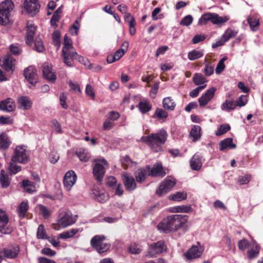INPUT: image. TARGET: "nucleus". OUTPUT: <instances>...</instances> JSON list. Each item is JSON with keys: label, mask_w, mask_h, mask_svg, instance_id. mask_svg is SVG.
<instances>
[{"label": "nucleus", "mask_w": 263, "mask_h": 263, "mask_svg": "<svg viewBox=\"0 0 263 263\" xmlns=\"http://www.w3.org/2000/svg\"><path fill=\"white\" fill-rule=\"evenodd\" d=\"M0 183L3 188L8 187L10 184L9 176L7 174H5L4 170H1V172Z\"/></svg>", "instance_id": "obj_37"}, {"label": "nucleus", "mask_w": 263, "mask_h": 263, "mask_svg": "<svg viewBox=\"0 0 263 263\" xmlns=\"http://www.w3.org/2000/svg\"><path fill=\"white\" fill-rule=\"evenodd\" d=\"M11 161L22 164H25L29 162V157L26 154V149L24 146H17L16 147Z\"/></svg>", "instance_id": "obj_8"}, {"label": "nucleus", "mask_w": 263, "mask_h": 263, "mask_svg": "<svg viewBox=\"0 0 263 263\" xmlns=\"http://www.w3.org/2000/svg\"><path fill=\"white\" fill-rule=\"evenodd\" d=\"M135 177L138 183H142L146 178V171L143 168H140L135 172Z\"/></svg>", "instance_id": "obj_34"}, {"label": "nucleus", "mask_w": 263, "mask_h": 263, "mask_svg": "<svg viewBox=\"0 0 263 263\" xmlns=\"http://www.w3.org/2000/svg\"><path fill=\"white\" fill-rule=\"evenodd\" d=\"M167 137L166 132L162 129L156 133L142 137L141 140L148 145L154 152H159L162 150L161 146L165 143Z\"/></svg>", "instance_id": "obj_2"}, {"label": "nucleus", "mask_w": 263, "mask_h": 263, "mask_svg": "<svg viewBox=\"0 0 263 263\" xmlns=\"http://www.w3.org/2000/svg\"><path fill=\"white\" fill-rule=\"evenodd\" d=\"M77 54L73 47L70 38L65 34L64 39V46L62 50V56L64 63L68 67H72L74 64V58Z\"/></svg>", "instance_id": "obj_3"}, {"label": "nucleus", "mask_w": 263, "mask_h": 263, "mask_svg": "<svg viewBox=\"0 0 263 263\" xmlns=\"http://www.w3.org/2000/svg\"><path fill=\"white\" fill-rule=\"evenodd\" d=\"M237 33V32L232 30L231 28L227 29L222 35V39H224L227 42L230 39L234 37Z\"/></svg>", "instance_id": "obj_45"}, {"label": "nucleus", "mask_w": 263, "mask_h": 263, "mask_svg": "<svg viewBox=\"0 0 263 263\" xmlns=\"http://www.w3.org/2000/svg\"><path fill=\"white\" fill-rule=\"evenodd\" d=\"M40 211L41 214L43 216L44 218L47 219L50 216V211L45 206L40 205Z\"/></svg>", "instance_id": "obj_59"}, {"label": "nucleus", "mask_w": 263, "mask_h": 263, "mask_svg": "<svg viewBox=\"0 0 263 263\" xmlns=\"http://www.w3.org/2000/svg\"><path fill=\"white\" fill-rule=\"evenodd\" d=\"M193 81L196 85H200L206 82V78L200 73H196L193 78Z\"/></svg>", "instance_id": "obj_41"}, {"label": "nucleus", "mask_w": 263, "mask_h": 263, "mask_svg": "<svg viewBox=\"0 0 263 263\" xmlns=\"http://www.w3.org/2000/svg\"><path fill=\"white\" fill-rule=\"evenodd\" d=\"M108 163L104 159L98 160L93 167V175L97 182H101L104 177Z\"/></svg>", "instance_id": "obj_7"}, {"label": "nucleus", "mask_w": 263, "mask_h": 263, "mask_svg": "<svg viewBox=\"0 0 263 263\" xmlns=\"http://www.w3.org/2000/svg\"><path fill=\"white\" fill-rule=\"evenodd\" d=\"M12 161L10 162L9 165V171L10 174H16L21 170V166L14 163Z\"/></svg>", "instance_id": "obj_52"}, {"label": "nucleus", "mask_w": 263, "mask_h": 263, "mask_svg": "<svg viewBox=\"0 0 263 263\" xmlns=\"http://www.w3.org/2000/svg\"><path fill=\"white\" fill-rule=\"evenodd\" d=\"M9 50L13 55H19L22 52V49L17 44H13L10 45Z\"/></svg>", "instance_id": "obj_51"}, {"label": "nucleus", "mask_w": 263, "mask_h": 263, "mask_svg": "<svg viewBox=\"0 0 263 263\" xmlns=\"http://www.w3.org/2000/svg\"><path fill=\"white\" fill-rule=\"evenodd\" d=\"M187 216L180 214L172 215L164 218L157 226L158 230L165 233L176 231L187 221Z\"/></svg>", "instance_id": "obj_1"}, {"label": "nucleus", "mask_w": 263, "mask_h": 263, "mask_svg": "<svg viewBox=\"0 0 263 263\" xmlns=\"http://www.w3.org/2000/svg\"><path fill=\"white\" fill-rule=\"evenodd\" d=\"M63 6L59 7L53 13V14L50 20L51 26L56 28L58 26L57 22H58L61 18V14L62 13Z\"/></svg>", "instance_id": "obj_29"}, {"label": "nucleus", "mask_w": 263, "mask_h": 263, "mask_svg": "<svg viewBox=\"0 0 263 263\" xmlns=\"http://www.w3.org/2000/svg\"><path fill=\"white\" fill-rule=\"evenodd\" d=\"M105 239L103 235H96L91 239V246L99 254L107 252L110 247L109 243H103Z\"/></svg>", "instance_id": "obj_6"}, {"label": "nucleus", "mask_w": 263, "mask_h": 263, "mask_svg": "<svg viewBox=\"0 0 263 263\" xmlns=\"http://www.w3.org/2000/svg\"><path fill=\"white\" fill-rule=\"evenodd\" d=\"M192 210V208L189 205H179V206H175L174 207H172L171 208V211L172 212H182V213H188L190 212H191Z\"/></svg>", "instance_id": "obj_38"}, {"label": "nucleus", "mask_w": 263, "mask_h": 263, "mask_svg": "<svg viewBox=\"0 0 263 263\" xmlns=\"http://www.w3.org/2000/svg\"><path fill=\"white\" fill-rule=\"evenodd\" d=\"M11 144L8 135L5 132L0 133V149H7Z\"/></svg>", "instance_id": "obj_25"}, {"label": "nucleus", "mask_w": 263, "mask_h": 263, "mask_svg": "<svg viewBox=\"0 0 263 263\" xmlns=\"http://www.w3.org/2000/svg\"><path fill=\"white\" fill-rule=\"evenodd\" d=\"M236 106V102L234 100H227L222 103L221 107L222 110H234Z\"/></svg>", "instance_id": "obj_40"}, {"label": "nucleus", "mask_w": 263, "mask_h": 263, "mask_svg": "<svg viewBox=\"0 0 263 263\" xmlns=\"http://www.w3.org/2000/svg\"><path fill=\"white\" fill-rule=\"evenodd\" d=\"M16 59L9 53H7L2 61V67L7 71L13 73L15 70Z\"/></svg>", "instance_id": "obj_14"}, {"label": "nucleus", "mask_w": 263, "mask_h": 263, "mask_svg": "<svg viewBox=\"0 0 263 263\" xmlns=\"http://www.w3.org/2000/svg\"><path fill=\"white\" fill-rule=\"evenodd\" d=\"M24 75L27 81L32 85L34 86L38 80L36 69L32 66H30L25 69Z\"/></svg>", "instance_id": "obj_10"}, {"label": "nucleus", "mask_w": 263, "mask_h": 263, "mask_svg": "<svg viewBox=\"0 0 263 263\" xmlns=\"http://www.w3.org/2000/svg\"><path fill=\"white\" fill-rule=\"evenodd\" d=\"M9 222V218L6 213L0 209V222L4 224H7Z\"/></svg>", "instance_id": "obj_63"}, {"label": "nucleus", "mask_w": 263, "mask_h": 263, "mask_svg": "<svg viewBox=\"0 0 263 263\" xmlns=\"http://www.w3.org/2000/svg\"><path fill=\"white\" fill-rule=\"evenodd\" d=\"M123 184L126 191L131 192L137 188V184L135 178L130 176L127 172H123L122 174Z\"/></svg>", "instance_id": "obj_11"}, {"label": "nucleus", "mask_w": 263, "mask_h": 263, "mask_svg": "<svg viewBox=\"0 0 263 263\" xmlns=\"http://www.w3.org/2000/svg\"><path fill=\"white\" fill-rule=\"evenodd\" d=\"M214 72V66L211 63H206L205 65L204 73L207 76H211Z\"/></svg>", "instance_id": "obj_58"}, {"label": "nucleus", "mask_w": 263, "mask_h": 263, "mask_svg": "<svg viewBox=\"0 0 263 263\" xmlns=\"http://www.w3.org/2000/svg\"><path fill=\"white\" fill-rule=\"evenodd\" d=\"M15 107V103L11 98L0 101V110L9 112L14 111Z\"/></svg>", "instance_id": "obj_18"}, {"label": "nucleus", "mask_w": 263, "mask_h": 263, "mask_svg": "<svg viewBox=\"0 0 263 263\" xmlns=\"http://www.w3.org/2000/svg\"><path fill=\"white\" fill-rule=\"evenodd\" d=\"M163 107L168 110H174L176 107V103L171 97H166L163 99L162 101Z\"/></svg>", "instance_id": "obj_33"}, {"label": "nucleus", "mask_w": 263, "mask_h": 263, "mask_svg": "<svg viewBox=\"0 0 263 263\" xmlns=\"http://www.w3.org/2000/svg\"><path fill=\"white\" fill-rule=\"evenodd\" d=\"M85 92L87 96L91 97L92 100L95 98V93L93 87L89 84H87L85 89Z\"/></svg>", "instance_id": "obj_64"}, {"label": "nucleus", "mask_w": 263, "mask_h": 263, "mask_svg": "<svg viewBox=\"0 0 263 263\" xmlns=\"http://www.w3.org/2000/svg\"><path fill=\"white\" fill-rule=\"evenodd\" d=\"M60 158V156L57 152L55 151H52L49 155V159L50 162L52 163H55L58 162V160Z\"/></svg>", "instance_id": "obj_60"}, {"label": "nucleus", "mask_w": 263, "mask_h": 263, "mask_svg": "<svg viewBox=\"0 0 263 263\" xmlns=\"http://www.w3.org/2000/svg\"><path fill=\"white\" fill-rule=\"evenodd\" d=\"M216 89L214 87H211L207 90L199 99L198 102L199 106L203 107L206 105L208 103L214 98Z\"/></svg>", "instance_id": "obj_16"}, {"label": "nucleus", "mask_w": 263, "mask_h": 263, "mask_svg": "<svg viewBox=\"0 0 263 263\" xmlns=\"http://www.w3.org/2000/svg\"><path fill=\"white\" fill-rule=\"evenodd\" d=\"M168 114L164 109L157 108L155 114L153 115V118H157L159 120H165L168 117Z\"/></svg>", "instance_id": "obj_35"}, {"label": "nucleus", "mask_w": 263, "mask_h": 263, "mask_svg": "<svg viewBox=\"0 0 263 263\" xmlns=\"http://www.w3.org/2000/svg\"><path fill=\"white\" fill-rule=\"evenodd\" d=\"M259 253V250L256 248L255 249H251L247 252L248 257L249 259H251L257 256Z\"/></svg>", "instance_id": "obj_61"}, {"label": "nucleus", "mask_w": 263, "mask_h": 263, "mask_svg": "<svg viewBox=\"0 0 263 263\" xmlns=\"http://www.w3.org/2000/svg\"><path fill=\"white\" fill-rule=\"evenodd\" d=\"M77 179L76 173L72 170L67 172L63 179V184L67 191H69L75 184Z\"/></svg>", "instance_id": "obj_12"}, {"label": "nucleus", "mask_w": 263, "mask_h": 263, "mask_svg": "<svg viewBox=\"0 0 263 263\" xmlns=\"http://www.w3.org/2000/svg\"><path fill=\"white\" fill-rule=\"evenodd\" d=\"M22 187L28 193L32 194L36 191L35 183L29 180H23Z\"/></svg>", "instance_id": "obj_31"}, {"label": "nucleus", "mask_w": 263, "mask_h": 263, "mask_svg": "<svg viewBox=\"0 0 263 263\" xmlns=\"http://www.w3.org/2000/svg\"><path fill=\"white\" fill-rule=\"evenodd\" d=\"M148 175L152 177H163L165 176L166 173L163 170V167L161 162L154 164L152 168L149 172Z\"/></svg>", "instance_id": "obj_21"}, {"label": "nucleus", "mask_w": 263, "mask_h": 263, "mask_svg": "<svg viewBox=\"0 0 263 263\" xmlns=\"http://www.w3.org/2000/svg\"><path fill=\"white\" fill-rule=\"evenodd\" d=\"M76 222V219L73 217L65 213L64 215L59 219L58 224L62 228H66L70 225Z\"/></svg>", "instance_id": "obj_23"}, {"label": "nucleus", "mask_w": 263, "mask_h": 263, "mask_svg": "<svg viewBox=\"0 0 263 263\" xmlns=\"http://www.w3.org/2000/svg\"><path fill=\"white\" fill-rule=\"evenodd\" d=\"M35 49L38 52H42L44 49L43 42L40 38H36L34 40Z\"/></svg>", "instance_id": "obj_55"}, {"label": "nucleus", "mask_w": 263, "mask_h": 263, "mask_svg": "<svg viewBox=\"0 0 263 263\" xmlns=\"http://www.w3.org/2000/svg\"><path fill=\"white\" fill-rule=\"evenodd\" d=\"M38 0H25L24 4V7L29 13L36 14L40 7V4L37 3Z\"/></svg>", "instance_id": "obj_20"}, {"label": "nucleus", "mask_w": 263, "mask_h": 263, "mask_svg": "<svg viewBox=\"0 0 263 263\" xmlns=\"http://www.w3.org/2000/svg\"><path fill=\"white\" fill-rule=\"evenodd\" d=\"M26 28V43L28 45H31L36 28L34 24L28 23Z\"/></svg>", "instance_id": "obj_22"}, {"label": "nucleus", "mask_w": 263, "mask_h": 263, "mask_svg": "<svg viewBox=\"0 0 263 263\" xmlns=\"http://www.w3.org/2000/svg\"><path fill=\"white\" fill-rule=\"evenodd\" d=\"M193 18L191 15H187L184 17L180 22V24L182 26H188L193 22Z\"/></svg>", "instance_id": "obj_57"}, {"label": "nucleus", "mask_w": 263, "mask_h": 263, "mask_svg": "<svg viewBox=\"0 0 263 263\" xmlns=\"http://www.w3.org/2000/svg\"><path fill=\"white\" fill-rule=\"evenodd\" d=\"M133 163L136 164V163L132 160L128 155H126L123 158V160L122 161V166L124 169L126 170L128 168L129 165Z\"/></svg>", "instance_id": "obj_53"}, {"label": "nucleus", "mask_w": 263, "mask_h": 263, "mask_svg": "<svg viewBox=\"0 0 263 263\" xmlns=\"http://www.w3.org/2000/svg\"><path fill=\"white\" fill-rule=\"evenodd\" d=\"M161 11V9L160 7H156L155 8L152 13V17L153 20L156 21L158 19H161L163 18L164 15L163 14H159L158 16H157V15Z\"/></svg>", "instance_id": "obj_54"}, {"label": "nucleus", "mask_w": 263, "mask_h": 263, "mask_svg": "<svg viewBox=\"0 0 263 263\" xmlns=\"http://www.w3.org/2000/svg\"><path fill=\"white\" fill-rule=\"evenodd\" d=\"M203 249L201 247H198L197 246L193 245L184 254V256L188 259H195L199 257L202 254Z\"/></svg>", "instance_id": "obj_19"}, {"label": "nucleus", "mask_w": 263, "mask_h": 263, "mask_svg": "<svg viewBox=\"0 0 263 263\" xmlns=\"http://www.w3.org/2000/svg\"><path fill=\"white\" fill-rule=\"evenodd\" d=\"M201 158L200 155L195 154L190 162L191 166L193 170H199L202 166Z\"/></svg>", "instance_id": "obj_27"}, {"label": "nucleus", "mask_w": 263, "mask_h": 263, "mask_svg": "<svg viewBox=\"0 0 263 263\" xmlns=\"http://www.w3.org/2000/svg\"><path fill=\"white\" fill-rule=\"evenodd\" d=\"M187 195L186 193L183 192H178L175 194L171 195L169 196V198L170 200L177 201H181L183 200H184L186 198Z\"/></svg>", "instance_id": "obj_44"}, {"label": "nucleus", "mask_w": 263, "mask_h": 263, "mask_svg": "<svg viewBox=\"0 0 263 263\" xmlns=\"http://www.w3.org/2000/svg\"><path fill=\"white\" fill-rule=\"evenodd\" d=\"M36 236L38 239H46L48 238V236L47 235L44 226L43 224L39 225L37 229Z\"/></svg>", "instance_id": "obj_46"}, {"label": "nucleus", "mask_w": 263, "mask_h": 263, "mask_svg": "<svg viewBox=\"0 0 263 263\" xmlns=\"http://www.w3.org/2000/svg\"><path fill=\"white\" fill-rule=\"evenodd\" d=\"M251 180V176L250 175H245L244 176L240 177L238 179V182L240 185H244L249 183Z\"/></svg>", "instance_id": "obj_62"}, {"label": "nucleus", "mask_w": 263, "mask_h": 263, "mask_svg": "<svg viewBox=\"0 0 263 263\" xmlns=\"http://www.w3.org/2000/svg\"><path fill=\"white\" fill-rule=\"evenodd\" d=\"M236 145L233 143V139L228 138L222 140L219 143V148L221 151H223L228 148H235Z\"/></svg>", "instance_id": "obj_30"}, {"label": "nucleus", "mask_w": 263, "mask_h": 263, "mask_svg": "<svg viewBox=\"0 0 263 263\" xmlns=\"http://www.w3.org/2000/svg\"><path fill=\"white\" fill-rule=\"evenodd\" d=\"M230 19L228 15L220 16L216 13L206 12L203 14L198 21L200 25H206L209 21L215 25L221 26Z\"/></svg>", "instance_id": "obj_4"}, {"label": "nucleus", "mask_w": 263, "mask_h": 263, "mask_svg": "<svg viewBox=\"0 0 263 263\" xmlns=\"http://www.w3.org/2000/svg\"><path fill=\"white\" fill-rule=\"evenodd\" d=\"M79 231L78 229H72L69 230V231H67L66 232H64L61 233L59 235V237L61 239H66L67 238H71L73 237L76 234H77Z\"/></svg>", "instance_id": "obj_43"}, {"label": "nucleus", "mask_w": 263, "mask_h": 263, "mask_svg": "<svg viewBox=\"0 0 263 263\" xmlns=\"http://www.w3.org/2000/svg\"><path fill=\"white\" fill-rule=\"evenodd\" d=\"M166 247L163 241H159L152 243L149 247L148 253L152 256H155L158 254L162 253L166 250Z\"/></svg>", "instance_id": "obj_17"}, {"label": "nucleus", "mask_w": 263, "mask_h": 263, "mask_svg": "<svg viewBox=\"0 0 263 263\" xmlns=\"http://www.w3.org/2000/svg\"><path fill=\"white\" fill-rule=\"evenodd\" d=\"M17 104L18 107L24 110H28L32 106V102L30 99L26 96H22L18 98Z\"/></svg>", "instance_id": "obj_24"}, {"label": "nucleus", "mask_w": 263, "mask_h": 263, "mask_svg": "<svg viewBox=\"0 0 263 263\" xmlns=\"http://www.w3.org/2000/svg\"><path fill=\"white\" fill-rule=\"evenodd\" d=\"M203 55V53L202 51L193 50L189 52L188 58L191 61H194L202 57Z\"/></svg>", "instance_id": "obj_47"}, {"label": "nucleus", "mask_w": 263, "mask_h": 263, "mask_svg": "<svg viewBox=\"0 0 263 263\" xmlns=\"http://www.w3.org/2000/svg\"><path fill=\"white\" fill-rule=\"evenodd\" d=\"M76 154L82 161L87 162L90 158V154L83 148H80L76 151Z\"/></svg>", "instance_id": "obj_36"}, {"label": "nucleus", "mask_w": 263, "mask_h": 263, "mask_svg": "<svg viewBox=\"0 0 263 263\" xmlns=\"http://www.w3.org/2000/svg\"><path fill=\"white\" fill-rule=\"evenodd\" d=\"M248 24L253 31H256L259 25V21L258 18L252 16H249L247 18Z\"/></svg>", "instance_id": "obj_39"}, {"label": "nucleus", "mask_w": 263, "mask_h": 263, "mask_svg": "<svg viewBox=\"0 0 263 263\" xmlns=\"http://www.w3.org/2000/svg\"><path fill=\"white\" fill-rule=\"evenodd\" d=\"M176 182L175 180L166 179L163 181L159 185V188L156 191V194L159 196H161L168 193L172 187H173Z\"/></svg>", "instance_id": "obj_9"}, {"label": "nucleus", "mask_w": 263, "mask_h": 263, "mask_svg": "<svg viewBox=\"0 0 263 263\" xmlns=\"http://www.w3.org/2000/svg\"><path fill=\"white\" fill-rule=\"evenodd\" d=\"M129 251L132 254H139L142 251V247L138 243H132L128 248Z\"/></svg>", "instance_id": "obj_50"}, {"label": "nucleus", "mask_w": 263, "mask_h": 263, "mask_svg": "<svg viewBox=\"0 0 263 263\" xmlns=\"http://www.w3.org/2000/svg\"><path fill=\"white\" fill-rule=\"evenodd\" d=\"M227 59L228 57L225 56L219 61L215 69L216 74H219L224 70L226 66L224 63Z\"/></svg>", "instance_id": "obj_48"}, {"label": "nucleus", "mask_w": 263, "mask_h": 263, "mask_svg": "<svg viewBox=\"0 0 263 263\" xmlns=\"http://www.w3.org/2000/svg\"><path fill=\"white\" fill-rule=\"evenodd\" d=\"M29 209L28 203L25 201L22 202L18 206V212L19 216L23 218L25 217V214Z\"/></svg>", "instance_id": "obj_42"}, {"label": "nucleus", "mask_w": 263, "mask_h": 263, "mask_svg": "<svg viewBox=\"0 0 263 263\" xmlns=\"http://www.w3.org/2000/svg\"><path fill=\"white\" fill-rule=\"evenodd\" d=\"M14 8L11 0H5L0 4V25L5 26L10 23V12Z\"/></svg>", "instance_id": "obj_5"}, {"label": "nucleus", "mask_w": 263, "mask_h": 263, "mask_svg": "<svg viewBox=\"0 0 263 263\" xmlns=\"http://www.w3.org/2000/svg\"><path fill=\"white\" fill-rule=\"evenodd\" d=\"M20 249L18 246H11L1 250L3 257L9 259L16 258L20 253Z\"/></svg>", "instance_id": "obj_13"}, {"label": "nucleus", "mask_w": 263, "mask_h": 263, "mask_svg": "<svg viewBox=\"0 0 263 263\" xmlns=\"http://www.w3.org/2000/svg\"><path fill=\"white\" fill-rule=\"evenodd\" d=\"M201 128L199 125H195L193 126L189 135L193 142H196L200 139L201 136Z\"/></svg>", "instance_id": "obj_26"}, {"label": "nucleus", "mask_w": 263, "mask_h": 263, "mask_svg": "<svg viewBox=\"0 0 263 263\" xmlns=\"http://www.w3.org/2000/svg\"><path fill=\"white\" fill-rule=\"evenodd\" d=\"M43 78L52 83H54L57 79V76L52 71V68L48 63H45L42 66Z\"/></svg>", "instance_id": "obj_15"}, {"label": "nucleus", "mask_w": 263, "mask_h": 263, "mask_svg": "<svg viewBox=\"0 0 263 263\" xmlns=\"http://www.w3.org/2000/svg\"><path fill=\"white\" fill-rule=\"evenodd\" d=\"M92 193L95 199L100 202H104L108 199V196L106 194L100 191L98 188H95L92 191Z\"/></svg>", "instance_id": "obj_32"}, {"label": "nucleus", "mask_w": 263, "mask_h": 263, "mask_svg": "<svg viewBox=\"0 0 263 263\" xmlns=\"http://www.w3.org/2000/svg\"><path fill=\"white\" fill-rule=\"evenodd\" d=\"M231 129V127L228 124H224L220 125L216 132V135L219 136L224 134Z\"/></svg>", "instance_id": "obj_49"}, {"label": "nucleus", "mask_w": 263, "mask_h": 263, "mask_svg": "<svg viewBox=\"0 0 263 263\" xmlns=\"http://www.w3.org/2000/svg\"><path fill=\"white\" fill-rule=\"evenodd\" d=\"M138 107L140 111L142 114H144L152 109V105L149 100H144L139 102Z\"/></svg>", "instance_id": "obj_28"}, {"label": "nucleus", "mask_w": 263, "mask_h": 263, "mask_svg": "<svg viewBox=\"0 0 263 263\" xmlns=\"http://www.w3.org/2000/svg\"><path fill=\"white\" fill-rule=\"evenodd\" d=\"M61 32L59 30H55L52 33V40L55 45L58 47L60 46Z\"/></svg>", "instance_id": "obj_56"}]
</instances>
